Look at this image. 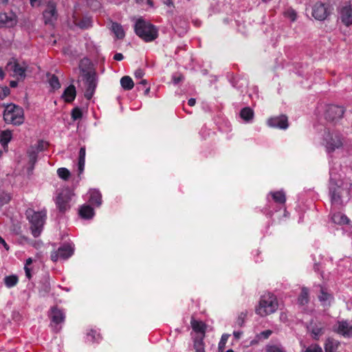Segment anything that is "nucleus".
I'll return each instance as SVG.
<instances>
[{"label":"nucleus","mask_w":352,"mask_h":352,"mask_svg":"<svg viewBox=\"0 0 352 352\" xmlns=\"http://www.w3.org/2000/svg\"><path fill=\"white\" fill-rule=\"evenodd\" d=\"M340 19L346 27L352 25V6L348 3L341 8L340 11Z\"/></svg>","instance_id":"obj_15"},{"label":"nucleus","mask_w":352,"mask_h":352,"mask_svg":"<svg viewBox=\"0 0 352 352\" xmlns=\"http://www.w3.org/2000/svg\"><path fill=\"white\" fill-rule=\"evenodd\" d=\"M137 36L145 42H152L158 37V29L149 21L142 18L138 19L134 25Z\"/></svg>","instance_id":"obj_1"},{"label":"nucleus","mask_w":352,"mask_h":352,"mask_svg":"<svg viewBox=\"0 0 352 352\" xmlns=\"http://www.w3.org/2000/svg\"><path fill=\"white\" fill-rule=\"evenodd\" d=\"M5 77V73L1 67H0V79L3 80Z\"/></svg>","instance_id":"obj_62"},{"label":"nucleus","mask_w":352,"mask_h":352,"mask_svg":"<svg viewBox=\"0 0 352 352\" xmlns=\"http://www.w3.org/2000/svg\"><path fill=\"white\" fill-rule=\"evenodd\" d=\"M124 58V56L121 53H116L114 56L113 59L118 61H120Z\"/></svg>","instance_id":"obj_57"},{"label":"nucleus","mask_w":352,"mask_h":352,"mask_svg":"<svg viewBox=\"0 0 352 352\" xmlns=\"http://www.w3.org/2000/svg\"><path fill=\"white\" fill-rule=\"evenodd\" d=\"M71 117L73 120H80L82 117V110L79 107H75L72 110Z\"/></svg>","instance_id":"obj_41"},{"label":"nucleus","mask_w":352,"mask_h":352,"mask_svg":"<svg viewBox=\"0 0 352 352\" xmlns=\"http://www.w3.org/2000/svg\"><path fill=\"white\" fill-rule=\"evenodd\" d=\"M34 149L37 151V153L42 151L44 149V142L43 140H39L38 142L36 148Z\"/></svg>","instance_id":"obj_53"},{"label":"nucleus","mask_w":352,"mask_h":352,"mask_svg":"<svg viewBox=\"0 0 352 352\" xmlns=\"http://www.w3.org/2000/svg\"><path fill=\"white\" fill-rule=\"evenodd\" d=\"M267 124L271 127L280 129H286L289 126L288 119L285 115H280L269 118Z\"/></svg>","instance_id":"obj_14"},{"label":"nucleus","mask_w":352,"mask_h":352,"mask_svg":"<svg viewBox=\"0 0 352 352\" xmlns=\"http://www.w3.org/2000/svg\"><path fill=\"white\" fill-rule=\"evenodd\" d=\"M50 283L49 281L45 280V282L41 283L38 294L40 296H45L48 293H50Z\"/></svg>","instance_id":"obj_39"},{"label":"nucleus","mask_w":352,"mask_h":352,"mask_svg":"<svg viewBox=\"0 0 352 352\" xmlns=\"http://www.w3.org/2000/svg\"><path fill=\"white\" fill-rule=\"evenodd\" d=\"M344 113V109L342 107L329 105L325 111L324 117L329 122H336L342 118Z\"/></svg>","instance_id":"obj_10"},{"label":"nucleus","mask_w":352,"mask_h":352,"mask_svg":"<svg viewBox=\"0 0 352 352\" xmlns=\"http://www.w3.org/2000/svg\"><path fill=\"white\" fill-rule=\"evenodd\" d=\"M331 219L334 223L338 224H346L349 221L345 215L340 212L333 214Z\"/></svg>","instance_id":"obj_36"},{"label":"nucleus","mask_w":352,"mask_h":352,"mask_svg":"<svg viewBox=\"0 0 352 352\" xmlns=\"http://www.w3.org/2000/svg\"><path fill=\"white\" fill-rule=\"evenodd\" d=\"M12 139V132L9 130L2 131L0 133V142L3 147L8 145Z\"/></svg>","instance_id":"obj_34"},{"label":"nucleus","mask_w":352,"mask_h":352,"mask_svg":"<svg viewBox=\"0 0 352 352\" xmlns=\"http://www.w3.org/2000/svg\"><path fill=\"white\" fill-rule=\"evenodd\" d=\"M85 161H78V170L80 173L84 170Z\"/></svg>","instance_id":"obj_58"},{"label":"nucleus","mask_w":352,"mask_h":352,"mask_svg":"<svg viewBox=\"0 0 352 352\" xmlns=\"http://www.w3.org/2000/svg\"><path fill=\"white\" fill-rule=\"evenodd\" d=\"M87 339L89 342H98L100 339V335L96 330L89 329L87 332Z\"/></svg>","instance_id":"obj_38"},{"label":"nucleus","mask_w":352,"mask_h":352,"mask_svg":"<svg viewBox=\"0 0 352 352\" xmlns=\"http://www.w3.org/2000/svg\"><path fill=\"white\" fill-rule=\"evenodd\" d=\"M309 302V289L308 288L303 287L301 289L300 295L298 297V303L300 305H305Z\"/></svg>","instance_id":"obj_28"},{"label":"nucleus","mask_w":352,"mask_h":352,"mask_svg":"<svg viewBox=\"0 0 352 352\" xmlns=\"http://www.w3.org/2000/svg\"><path fill=\"white\" fill-rule=\"evenodd\" d=\"M273 200L280 204H284L286 201V196L283 190L270 192Z\"/></svg>","instance_id":"obj_29"},{"label":"nucleus","mask_w":352,"mask_h":352,"mask_svg":"<svg viewBox=\"0 0 352 352\" xmlns=\"http://www.w3.org/2000/svg\"><path fill=\"white\" fill-rule=\"evenodd\" d=\"M25 216L30 224V228L33 236L35 238L39 236L46 220V210L36 212L32 208H28L25 211Z\"/></svg>","instance_id":"obj_2"},{"label":"nucleus","mask_w":352,"mask_h":352,"mask_svg":"<svg viewBox=\"0 0 352 352\" xmlns=\"http://www.w3.org/2000/svg\"><path fill=\"white\" fill-rule=\"evenodd\" d=\"M312 333L314 335V338L322 335L323 333V330L322 328L315 327L312 329Z\"/></svg>","instance_id":"obj_51"},{"label":"nucleus","mask_w":352,"mask_h":352,"mask_svg":"<svg viewBox=\"0 0 352 352\" xmlns=\"http://www.w3.org/2000/svg\"><path fill=\"white\" fill-rule=\"evenodd\" d=\"M134 75L136 78L141 79L144 76V73L142 69H138L135 70Z\"/></svg>","instance_id":"obj_52"},{"label":"nucleus","mask_w":352,"mask_h":352,"mask_svg":"<svg viewBox=\"0 0 352 352\" xmlns=\"http://www.w3.org/2000/svg\"><path fill=\"white\" fill-rule=\"evenodd\" d=\"M233 334H234L235 338H240V336H241V333L240 332L234 331Z\"/></svg>","instance_id":"obj_64"},{"label":"nucleus","mask_w":352,"mask_h":352,"mask_svg":"<svg viewBox=\"0 0 352 352\" xmlns=\"http://www.w3.org/2000/svg\"><path fill=\"white\" fill-rule=\"evenodd\" d=\"M272 333L271 330H265L261 333V336L267 339Z\"/></svg>","instance_id":"obj_55"},{"label":"nucleus","mask_w":352,"mask_h":352,"mask_svg":"<svg viewBox=\"0 0 352 352\" xmlns=\"http://www.w3.org/2000/svg\"><path fill=\"white\" fill-rule=\"evenodd\" d=\"M305 352H322V349L318 344H315L309 346Z\"/></svg>","instance_id":"obj_47"},{"label":"nucleus","mask_w":352,"mask_h":352,"mask_svg":"<svg viewBox=\"0 0 352 352\" xmlns=\"http://www.w3.org/2000/svg\"><path fill=\"white\" fill-rule=\"evenodd\" d=\"M240 116L245 122H250L254 118V111L250 107H244L240 111Z\"/></svg>","instance_id":"obj_31"},{"label":"nucleus","mask_w":352,"mask_h":352,"mask_svg":"<svg viewBox=\"0 0 352 352\" xmlns=\"http://www.w3.org/2000/svg\"><path fill=\"white\" fill-rule=\"evenodd\" d=\"M246 316L247 314L244 312H241L238 318H237V320H236V323L239 326V327H242L243 323H244V321H245V319L246 318Z\"/></svg>","instance_id":"obj_49"},{"label":"nucleus","mask_w":352,"mask_h":352,"mask_svg":"<svg viewBox=\"0 0 352 352\" xmlns=\"http://www.w3.org/2000/svg\"><path fill=\"white\" fill-rule=\"evenodd\" d=\"M74 23L76 26L82 30H86L92 26V21L90 17L84 16L80 19H76Z\"/></svg>","instance_id":"obj_26"},{"label":"nucleus","mask_w":352,"mask_h":352,"mask_svg":"<svg viewBox=\"0 0 352 352\" xmlns=\"http://www.w3.org/2000/svg\"><path fill=\"white\" fill-rule=\"evenodd\" d=\"M324 141L328 152H333L336 148L342 146V140L340 134L337 132L331 133L329 131L324 132Z\"/></svg>","instance_id":"obj_5"},{"label":"nucleus","mask_w":352,"mask_h":352,"mask_svg":"<svg viewBox=\"0 0 352 352\" xmlns=\"http://www.w3.org/2000/svg\"><path fill=\"white\" fill-rule=\"evenodd\" d=\"M17 21V16L12 12L0 13V28H12L16 25Z\"/></svg>","instance_id":"obj_12"},{"label":"nucleus","mask_w":352,"mask_h":352,"mask_svg":"<svg viewBox=\"0 0 352 352\" xmlns=\"http://www.w3.org/2000/svg\"><path fill=\"white\" fill-rule=\"evenodd\" d=\"M32 263V259L31 258H28L27 260H26V262H25V266H28L29 265H31Z\"/></svg>","instance_id":"obj_63"},{"label":"nucleus","mask_w":352,"mask_h":352,"mask_svg":"<svg viewBox=\"0 0 352 352\" xmlns=\"http://www.w3.org/2000/svg\"><path fill=\"white\" fill-rule=\"evenodd\" d=\"M120 85L124 90H131L134 87L132 78L129 76H124L120 79Z\"/></svg>","instance_id":"obj_32"},{"label":"nucleus","mask_w":352,"mask_h":352,"mask_svg":"<svg viewBox=\"0 0 352 352\" xmlns=\"http://www.w3.org/2000/svg\"><path fill=\"white\" fill-rule=\"evenodd\" d=\"M91 66L92 64L89 58H84L80 60L79 69L83 74V76H85V74H93L94 72L90 71Z\"/></svg>","instance_id":"obj_22"},{"label":"nucleus","mask_w":352,"mask_h":352,"mask_svg":"<svg viewBox=\"0 0 352 352\" xmlns=\"http://www.w3.org/2000/svg\"><path fill=\"white\" fill-rule=\"evenodd\" d=\"M74 254V249L69 244H64L57 251L51 254V259L56 262L59 258L65 260L69 258Z\"/></svg>","instance_id":"obj_9"},{"label":"nucleus","mask_w":352,"mask_h":352,"mask_svg":"<svg viewBox=\"0 0 352 352\" xmlns=\"http://www.w3.org/2000/svg\"><path fill=\"white\" fill-rule=\"evenodd\" d=\"M19 282L18 276L16 275H10L4 278V283L8 288L14 287Z\"/></svg>","instance_id":"obj_37"},{"label":"nucleus","mask_w":352,"mask_h":352,"mask_svg":"<svg viewBox=\"0 0 352 352\" xmlns=\"http://www.w3.org/2000/svg\"><path fill=\"white\" fill-rule=\"evenodd\" d=\"M86 149L85 146H82L79 151L78 161H85Z\"/></svg>","instance_id":"obj_50"},{"label":"nucleus","mask_w":352,"mask_h":352,"mask_svg":"<svg viewBox=\"0 0 352 352\" xmlns=\"http://www.w3.org/2000/svg\"><path fill=\"white\" fill-rule=\"evenodd\" d=\"M196 103V100L195 98H190L188 101V104L190 107H193Z\"/></svg>","instance_id":"obj_60"},{"label":"nucleus","mask_w":352,"mask_h":352,"mask_svg":"<svg viewBox=\"0 0 352 352\" xmlns=\"http://www.w3.org/2000/svg\"><path fill=\"white\" fill-rule=\"evenodd\" d=\"M333 331L344 338H352V324L347 320L338 321L337 325L333 327Z\"/></svg>","instance_id":"obj_13"},{"label":"nucleus","mask_w":352,"mask_h":352,"mask_svg":"<svg viewBox=\"0 0 352 352\" xmlns=\"http://www.w3.org/2000/svg\"><path fill=\"white\" fill-rule=\"evenodd\" d=\"M43 16L46 25H53L58 17L56 3L52 1H48L46 8L43 12Z\"/></svg>","instance_id":"obj_7"},{"label":"nucleus","mask_w":352,"mask_h":352,"mask_svg":"<svg viewBox=\"0 0 352 352\" xmlns=\"http://www.w3.org/2000/svg\"><path fill=\"white\" fill-rule=\"evenodd\" d=\"M28 155L29 157V164L30 165L28 168V173H32L34 168V165L37 161L38 153L34 148H31L28 151Z\"/></svg>","instance_id":"obj_23"},{"label":"nucleus","mask_w":352,"mask_h":352,"mask_svg":"<svg viewBox=\"0 0 352 352\" xmlns=\"http://www.w3.org/2000/svg\"><path fill=\"white\" fill-rule=\"evenodd\" d=\"M10 94V89L5 86L0 88V99L3 100Z\"/></svg>","instance_id":"obj_48"},{"label":"nucleus","mask_w":352,"mask_h":352,"mask_svg":"<svg viewBox=\"0 0 352 352\" xmlns=\"http://www.w3.org/2000/svg\"><path fill=\"white\" fill-rule=\"evenodd\" d=\"M72 195L68 190H63L57 195L56 198V205L58 210L64 213L70 209V201Z\"/></svg>","instance_id":"obj_6"},{"label":"nucleus","mask_w":352,"mask_h":352,"mask_svg":"<svg viewBox=\"0 0 352 352\" xmlns=\"http://www.w3.org/2000/svg\"><path fill=\"white\" fill-rule=\"evenodd\" d=\"M50 317L53 323L58 325L64 322L65 314L63 311L57 306H54L50 309Z\"/></svg>","instance_id":"obj_16"},{"label":"nucleus","mask_w":352,"mask_h":352,"mask_svg":"<svg viewBox=\"0 0 352 352\" xmlns=\"http://www.w3.org/2000/svg\"><path fill=\"white\" fill-rule=\"evenodd\" d=\"M318 299L323 307H329L331 305V300L333 299V297L331 294L328 293L324 287H321Z\"/></svg>","instance_id":"obj_19"},{"label":"nucleus","mask_w":352,"mask_h":352,"mask_svg":"<svg viewBox=\"0 0 352 352\" xmlns=\"http://www.w3.org/2000/svg\"><path fill=\"white\" fill-rule=\"evenodd\" d=\"M329 193L331 199V201L334 203H338L341 200V196L340 193L339 186H333L329 188Z\"/></svg>","instance_id":"obj_33"},{"label":"nucleus","mask_w":352,"mask_h":352,"mask_svg":"<svg viewBox=\"0 0 352 352\" xmlns=\"http://www.w3.org/2000/svg\"><path fill=\"white\" fill-rule=\"evenodd\" d=\"M23 109L12 103L6 106L3 112V120L7 124L20 125L24 121Z\"/></svg>","instance_id":"obj_4"},{"label":"nucleus","mask_w":352,"mask_h":352,"mask_svg":"<svg viewBox=\"0 0 352 352\" xmlns=\"http://www.w3.org/2000/svg\"><path fill=\"white\" fill-rule=\"evenodd\" d=\"M111 30L118 39H122L124 38L125 32L121 24L111 21Z\"/></svg>","instance_id":"obj_25"},{"label":"nucleus","mask_w":352,"mask_h":352,"mask_svg":"<svg viewBox=\"0 0 352 352\" xmlns=\"http://www.w3.org/2000/svg\"><path fill=\"white\" fill-rule=\"evenodd\" d=\"M10 195L5 192H0V207L7 204L10 201Z\"/></svg>","instance_id":"obj_42"},{"label":"nucleus","mask_w":352,"mask_h":352,"mask_svg":"<svg viewBox=\"0 0 352 352\" xmlns=\"http://www.w3.org/2000/svg\"><path fill=\"white\" fill-rule=\"evenodd\" d=\"M10 230L16 235L20 234L22 232L21 223L19 222L12 223V226H10Z\"/></svg>","instance_id":"obj_45"},{"label":"nucleus","mask_w":352,"mask_h":352,"mask_svg":"<svg viewBox=\"0 0 352 352\" xmlns=\"http://www.w3.org/2000/svg\"><path fill=\"white\" fill-rule=\"evenodd\" d=\"M84 80L86 85L85 97L87 100H91L97 86L96 72H94L93 74H85Z\"/></svg>","instance_id":"obj_8"},{"label":"nucleus","mask_w":352,"mask_h":352,"mask_svg":"<svg viewBox=\"0 0 352 352\" xmlns=\"http://www.w3.org/2000/svg\"><path fill=\"white\" fill-rule=\"evenodd\" d=\"M265 352H285L283 348L280 346L272 344L267 345Z\"/></svg>","instance_id":"obj_44"},{"label":"nucleus","mask_w":352,"mask_h":352,"mask_svg":"<svg viewBox=\"0 0 352 352\" xmlns=\"http://www.w3.org/2000/svg\"><path fill=\"white\" fill-rule=\"evenodd\" d=\"M190 323L193 331L201 333V336H205L206 325L204 322L193 319L191 320Z\"/></svg>","instance_id":"obj_27"},{"label":"nucleus","mask_w":352,"mask_h":352,"mask_svg":"<svg viewBox=\"0 0 352 352\" xmlns=\"http://www.w3.org/2000/svg\"><path fill=\"white\" fill-rule=\"evenodd\" d=\"M329 5L317 2L313 7L312 16L318 21H324L329 15Z\"/></svg>","instance_id":"obj_11"},{"label":"nucleus","mask_w":352,"mask_h":352,"mask_svg":"<svg viewBox=\"0 0 352 352\" xmlns=\"http://www.w3.org/2000/svg\"><path fill=\"white\" fill-rule=\"evenodd\" d=\"M204 338V336H200L195 339L194 349L195 352H205Z\"/></svg>","instance_id":"obj_35"},{"label":"nucleus","mask_w":352,"mask_h":352,"mask_svg":"<svg viewBox=\"0 0 352 352\" xmlns=\"http://www.w3.org/2000/svg\"><path fill=\"white\" fill-rule=\"evenodd\" d=\"M278 307V300L275 295L267 293L261 296L258 307L256 308V314L261 317L274 313Z\"/></svg>","instance_id":"obj_3"},{"label":"nucleus","mask_w":352,"mask_h":352,"mask_svg":"<svg viewBox=\"0 0 352 352\" xmlns=\"http://www.w3.org/2000/svg\"><path fill=\"white\" fill-rule=\"evenodd\" d=\"M148 82L146 80H142L138 84V89L141 90L143 89V88L147 85Z\"/></svg>","instance_id":"obj_54"},{"label":"nucleus","mask_w":352,"mask_h":352,"mask_svg":"<svg viewBox=\"0 0 352 352\" xmlns=\"http://www.w3.org/2000/svg\"><path fill=\"white\" fill-rule=\"evenodd\" d=\"M24 270H25V275H26L27 278L28 279H30L32 278L30 268H29L28 266H25Z\"/></svg>","instance_id":"obj_56"},{"label":"nucleus","mask_w":352,"mask_h":352,"mask_svg":"<svg viewBox=\"0 0 352 352\" xmlns=\"http://www.w3.org/2000/svg\"><path fill=\"white\" fill-rule=\"evenodd\" d=\"M48 83L53 91L60 88V83L58 78L55 74L47 75Z\"/></svg>","instance_id":"obj_30"},{"label":"nucleus","mask_w":352,"mask_h":352,"mask_svg":"<svg viewBox=\"0 0 352 352\" xmlns=\"http://www.w3.org/2000/svg\"><path fill=\"white\" fill-rule=\"evenodd\" d=\"M229 338L228 334H223L221 336V338L219 342V351H223L226 346V344L228 341V339Z\"/></svg>","instance_id":"obj_46"},{"label":"nucleus","mask_w":352,"mask_h":352,"mask_svg":"<svg viewBox=\"0 0 352 352\" xmlns=\"http://www.w3.org/2000/svg\"><path fill=\"white\" fill-rule=\"evenodd\" d=\"M76 96V87L74 85H70L68 86L63 91L62 98L65 100V102L71 103L72 102Z\"/></svg>","instance_id":"obj_18"},{"label":"nucleus","mask_w":352,"mask_h":352,"mask_svg":"<svg viewBox=\"0 0 352 352\" xmlns=\"http://www.w3.org/2000/svg\"><path fill=\"white\" fill-rule=\"evenodd\" d=\"M95 214L94 208L84 204L79 209V215L85 219H91Z\"/></svg>","instance_id":"obj_20"},{"label":"nucleus","mask_w":352,"mask_h":352,"mask_svg":"<svg viewBox=\"0 0 352 352\" xmlns=\"http://www.w3.org/2000/svg\"><path fill=\"white\" fill-rule=\"evenodd\" d=\"M89 203L96 207H99L102 204V195L99 190H91L89 192Z\"/></svg>","instance_id":"obj_21"},{"label":"nucleus","mask_w":352,"mask_h":352,"mask_svg":"<svg viewBox=\"0 0 352 352\" xmlns=\"http://www.w3.org/2000/svg\"><path fill=\"white\" fill-rule=\"evenodd\" d=\"M284 16L285 17L289 18L292 21H295L296 20L297 14L296 12L292 9L289 8L286 11L284 12Z\"/></svg>","instance_id":"obj_43"},{"label":"nucleus","mask_w":352,"mask_h":352,"mask_svg":"<svg viewBox=\"0 0 352 352\" xmlns=\"http://www.w3.org/2000/svg\"><path fill=\"white\" fill-rule=\"evenodd\" d=\"M339 346L340 342L338 340L329 338L324 344V351L325 352H336Z\"/></svg>","instance_id":"obj_24"},{"label":"nucleus","mask_w":352,"mask_h":352,"mask_svg":"<svg viewBox=\"0 0 352 352\" xmlns=\"http://www.w3.org/2000/svg\"><path fill=\"white\" fill-rule=\"evenodd\" d=\"M184 77L182 76H175L173 77V82L175 84H178L180 81H182L183 80Z\"/></svg>","instance_id":"obj_59"},{"label":"nucleus","mask_w":352,"mask_h":352,"mask_svg":"<svg viewBox=\"0 0 352 352\" xmlns=\"http://www.w3.org/2000/svg\"><path fill=\"white\" fill-rule=\"evenodd\" d=\"M17 85H18V82L16 81L12 80L10 82V86L11 87H17Z\"/></svg>","instance_id":"obj_61"},{"label":"nucleus","mask_w":352,"mask_h":352,"mask_svg":"<svg viewBox=\"0 0 352 352\" xmlns=\"http://www.w3.org/2000/svg\"><path fill=\"white\" fill-rule=\"evenodd\" d=\"M58 177L64 180H67L70 177V172L66 168H59L57 170Z\"/></svg>","instance_id":"obj_40"},{"label":"nucleus","mask_w":352,"mask_h":352,"mask_svg":"<svg viewBox=\"0 0 352 352\" xmlns=\"http://www.w3.org/2000/svg\"><path fill=\"white\" fill-rule=\"evenodd\" d=\"M28 69V65L25 63H19L16 60H14L12 66V70L14 73V75L17 76L19 80L25 79L26 75L25 72Z\"/></svg>","instance_id":"obj_17"}]
</instances>
